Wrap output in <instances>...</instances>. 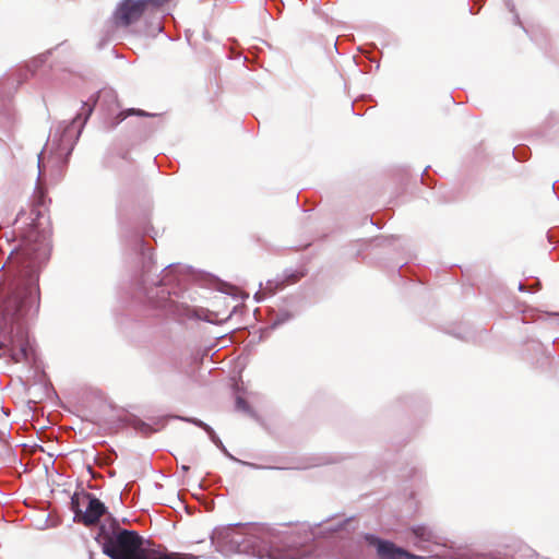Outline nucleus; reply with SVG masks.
I'll list each match as a JSON object with an SVG mask.
<instances>
[{
    "mask_svg": "<svg viewBox=\"0 0 559 559\" xmlns=\"http://www.w3.org/2000/svg\"><path fill=\"white\" fill-rule=\"evenodd\" d=\"M104 551L111 559H197L188 555L144 549L142 538L127 530H119L109 536L104 544Z\"/></svg>",
    "mask_w": 559,
    "mask_h": 559,
    "instance_id": "1",
    "label": "nucleus"
},
{
    "mask_svg": "<svg viewBox=\"0 0 559 559\" xmlns=\"http://www.w3.org/2000/svg\"><path fill=\"white\" fill-rule=\"evenodd\" d=\"M414 533L421 540H428L430 536V532H428L425 527H418L414 530Z\"/></svg>",
    "mask_w": 559,
    "mask_h": 559,
    "instance_id": "9",
    "label": "nucleus"
},
{
    "mask_svg": "<svg viewBox=\"0 0 559 559\" xmlns=\"http://www.w3.org/2000/svg\"><path fill=\"white\" fill-rule=\"evenodd\" d=\"M131 115H140V116H146L147 114L142 111V110H135V109H128L126 111H122L119 114V120H123L126 119L128 116H131Z\"/></svg>",
    "mask_w": 559,
    "mask_h": 559,
    "instance_id": "8",
    "label": "nucleus"
},
{
    "mask_svg": "<svg viewBox=\"0 0 559 559\" xmlns=\"http://www.w3.org/2000/svg\"><path fill=\"white\" fill-rule=\"evenodd\" d=\"M39 288L35 283L19 287L5 300L3 319L5 322H17L22 318L34 314L39 308Z\"/></svg>",
    "mask_w": 559,
    "mask_h": 559,
    "instance_id": "2",
    "label": "nucleus"
},
{
    "mask_svg": "<svg viewBox=\"0 0 559 559\" xmlns=\"http://www.w3.org/2000/svg\"><path fill=\"white\" fill-rule=\"evenodd\" d=\"M40 164H41V160H40V158H39V159H38V168H39V173H41V165H40Z\"/></svg>",
    "mask_w": 559,
    "mask_h": 559,
    "instance_id": "12",
    "label": "nucleus"
},
{
    "mask_svg": "<svg viewBox=\"0 0 559 559\" xmlns=\"http://www.w3.org/2000/svg\"><path fill=\"white\" fill-rule=\"evenodd\" d=\"M160 0H124L116 11L119 24L128 26L142 16H155L159 13Z\"/></svg>",
    "mask_w": 559,
    "mask_h": 559,
    "instance_id": "4",
    "label": "nucleus"
},
{
    "mask_svg": "<svg viewBox=\"0 0 559 559\" xmlns=\"http://www.w3.org/2000/svg\"><path fill=\"white\" fill-rule=\"evenodd\" d=\"M1 346L7 349L14 362L27 359L31 352L26 333L21 326H17L15 333L9 337L7 343H1Z\"/></svg>",
    "mask_w": 559,
    "mask_h": 559,
    "instance_id": "5",
    "label": "nucleus"
},
{
    "mask_svg": "<svg viewBox=\"0 0 559 559\" xmlns=\"http://www.w3.org/2000/svg\"><path fill=\"white\" fill-rule=\"evenodd\" d=\"M195 425L200 426V427H203L204 429L209 430L210 428L203 424L202 421H198V420H192Z\"/></svg>",
    "mask_w": 559,
    "mask_h": 559,
    "instance_id": "11",
    "label": "nucleus"
},
{
    "mask_svg": "<svg viewBox=\"0 0 559 559\" xmlns=\"http://www.w3.org/2000/svg\"><path fill=\"white\" fill-rule=\"evenodd\" d=\"M80 506L85 507V510L82 511L81 509H78L75 511V516L85 525L95 524L105 513V506L98 499L91 496H86L82 499L79 507Z\"/></svg>",
    "mask_w": 559,
    "mask_h": 559,
    "instance_id": "6",
    "label": "nucleus"
},
{
    "mask_svg": "<svg viewBox=\"0 0 559 559\" xmlns=\"http://www.w3.org/2000/svg\"><path fill=\"white\" fill-rule=\"evenodd\" d=\"M378 555L382 559H409L412 556L401 548H396L392 543L374 539Z\"/></svg>",
    "mask_w": 559,
    "mask_h": 559,
    "instance_id": "7",
    "label": "nucleus"
},
{
    "mask_svg": "<svg viewBox=\"0 0 559 559\" xmlns=\"http://www.w3.org/2000/svg\"><path fill=\"white\" fill-rule=\"evenodd\" d=\"M156 29H157L158 32H159V31H162V26H160V24H159V23L157 24Z\"/></svg>",
    "mask_w": 559,
    "mask_h": 559,
    "instance_id": "13",
    "label": "nucleus"
},
{
    "mask_svg": "<svg viewBox=\"0 0 559 559\" xmlns=\"http://www.w3.org/2000/svg\"><path fill=\"white\" fill-rule=\"evenodd\" d=\"M237 407L241 408V409H245V407H246L245 401L240 397L237 400Z\"/></svg>",
    "mask_w": 559,
    "mask_h": 559,
    "instance_id": "10",
    "label": "nucleus"
},
{
    "mask_svg": "<svg viewBox=\"0 0 559 559\" xmlns=\"http://www.w3.org/2000/svg\"><path fill=\"white\" fill-rule=\"evenodd\" d=\"M253 528L249 525H228L213 531L212 543L223 552L247 551L250 542L247 537Z\"/></svg>",
    "mask_w": 559,
    "mask_h": 559,
    "instance_id": "3",
    "label": "nucleus"
}]
</instances>
